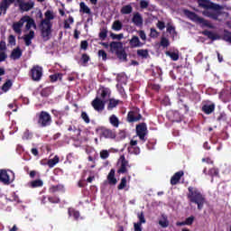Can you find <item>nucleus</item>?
Here are the masks:
<instances>
[{"label":"nucleus","instance_id":"f257e3e1","mask_svg":"<svg viewBox=\"0 0 231 231\" xmlns=\"http://www.w3.org/2000/svg\"><path fill=\"white\" fill-rule=\"evenodd\" d=\"M187 198L189 203H194V205H197L198 210H203L206 201L205 195L201 193L198 188L189 186L188 188Z\"/></svg>","mask_w":231,"mask_h":231},{"label":"nucleus","instance_id":"f03ea898","mask_svg":"<svg viewBox=\"0 0 231 231\" xmlns=\"http://www.w3.org/2000/svg\"><path fill=\"white\" fill-rule=\"evenodd\" d=\"M37 125L39 127H50L51 125L53 120L51 119V115L50 113L42 110L36 114Z\"/></svg>","mask_w":231,"mask_h":231},{"label":"nucleus","instance_id":"7ed1b4c3","mask_svg":"<svg viewBox=\"0 0 231 231\" xmlns=\"http://www.w3.org/2000/svg\"><path fill=\"white\" fill-rule=\"evenodd\" d=\"M185 14L190 21H193L194 23H199V24H203L207 28H214L212 26V23L208 22V20H205L204 18L199 17L196 13L192 11L186 10Z\"/></svg>","mask_w":231,"mask_h":231},{"label":"nucleus","instance_id":"20e7f679","mask_svg":"<svg viewBox=\"0 0 231 231\" xmlns=\"http://www.w3.org/2000/svg\"><path fill=\"white\" fill-rule=\"evenodd\" d=\"M15 180V173L11 170H0V182L4 185H10Z\"/></svg>","mask_w":231,"mask_h":231},{"label":"nucleus","instance_id":"39448f33","mask_svg":"<svg viewBox=\"0 0 231 231\" xmlns=\"http://www.w3.org/2000/svg\"><path fill=\"white\" fill-rule=\"evenodd\" d=\"M53 24L51 23H40L41 35L44 42L50 41L51 39V28Z\"/></svg>","mask_w":231,"mask_h":231},{"label":"nucleus","instance_id":"423d86ee","mask_svg":"<svg viewBox=\"0 0 231 231\" xmlns=\"http://www.w3.org/2000/svg\"><path fill=\"white\" fill-rule=\"evenodd\" d=\"M29 77L34 82H39L42 79V67L34 65L29 71Z\"/></svg>","mask_w":231,"mask_h":231},{"label":"nucleus","instance_id":"0eeeda50","mask_svg":"<svg viewBox=\"0 0 231 231\" xmlns=\"http://www.w3.org/2000/svg\"><path fill=\"white\" fill-rule=\"evenodd\" d=\"M135 131L139 140L142 142H147V124L140 123L139 125H136Z\"/></svg>","mask_w":231,"mask_h":231},{"label":"nucleus","instance_id":"6e6552de","mask_svg":"<svg viewBox=\"0 0 231 231\" xmlns=\"http://www.w3.org/2000/svg\"><path fill=\"white\" fill-rule=\"evenodd\" d=\"M97 132L99 133V136L101 138H108L112 140H115V138H116V134L113 130L104 126L97 128Z\"/></svg>","mask_w":231,"mask_h":231},{"label":"nucleus","instance_id":"1a4fd4ad","mask_svg":"<svg viewBox=\"0 0 231 231\" xmlns=\"http://www.w3.org/2000/svg\"><path fill=\"white\" fill-rule=\"evenodd\" d=\"M16 3L21 12H30V10H32L33 6H35V2L33 0L28 2H24V0H16Z\"/></svg>","mask_w":231,"mask_h":231},{"label":"nucleus","instance_id":"9d476101","mask_svg":"<svg viewBox=\"0 0 231 231\" xmlns=\"http://www.w3.org/2000/svg\"><path fill=\"white\" fill-rule=\"evenodd\" d=\"M199 6L205 10H221V5L208 0H198Z\"/></svg>","mask_w":231,"mask_h":231},{"label":"nucleus","instance_id":"9b49d317","mask_svg":"<svg viewBox=\"0 0 231 231\" xmlns=\"http://www.w3.org/2000/svg\"><path fill=\"white\" fill-rule=\"evenodd\" d=\"M142 114H140V110H132L128 112L126 121L129 124H134V122H140Z\"/></svg>","mask_w":231,"mask_h":231},{"label":"nucleus","instance_id":"f8f14e48","mask_svg":"<svg viewBox=\"0 0 231 231\" xmlns=\"http://www.w3.org/2000/svg\"><path fill=\"white\" fill-rule=\"evenodd\" d=\"M106 102L103 99H100V97H97L92 102L91 106L95 109V111H97L100 113L101 111H104L106 108Z\"/></svg>","mask_w":231,"mask_h":231},{"label":"nucleus","instance_id":"ddd939ff","mask_svg":"<svg viewBox=\"0 0 231 231\" xmlns=\"http://www.w3.org/2000/svg\"><path fill=\"white\" fill-rule=\"evenodd\" d=\"M97 95L101 100L106 101V98L111 97V88L100 86L97 90Z\"/></svg>","mask_w":231,"mask_h":231},{"label":"nucleus","instance_id":"4468645a","mask_svg":"<svg viewBox=\"0 0 231 231\" xmlns=\"http://www.w3.org/2000/svg\"><path fill=\"white\" fill-rule=\"evenodd\" d=\"M203 15L205 17H208L209 19H213V21H219V15H221V12H219V10L208 9L203 11Z\"/></svg>","mask_w":231,"mask_h":231},{"label":"nucleus","instance_id":"2eb2a0df","mask_svg":"<svg viewBox=\"0 0 231 231\" xmlns=\"http://www.w3.org/2000/svg\"><path fill=\"white\" fill-rule=\"evenodd\" d=\"M120 159H121V166L117 170V174H125V173H127V167H130L129 161H127L125 159V156H124V155H122L120 157Z\"/></svg>","mask_w":231,"mask_h":231},{"label":"nucleus","instance_id":"dca6fc26","mask_svg":"<svg viewBox=\"0 0 231 231\" xmlns=\"http://www.w3.org/2000/svg\"><path fill=\"white\" fill-rule=\"evenodd\" d=\"M23 20V23H27L25 25L26 30H31V28H34V30H37V24L35 23V20L31 18L30 16H23L22 17Z\"/></svg>","mask_w":231,"mask_h":231},{"label":"nucleus","instance_id":"f3484780","mask_svg":"<svg viewBox=\"0 0 231 231\" xmlns=\"http://www.w3.org/2000/svg\"><path fill=\"white\" fill-rule=\"evenodd\" d=\"M45 19L42 20V24H51V21L55 19V16L53 15V11L47 10L44 14Z\"/></svg>","mask_w":231,"mask_h":231},{"label":"nucleus","instance_id":"a211bd4d","mask_svg":"<svg viewBox=\"0 0 231 231\" xmlns=\"http://www.w3.org/2000/svg\"><path fill=\"white\" fill-rule=\"evenodd\" d=\"M184 174L185 172H183V171L175 172L171 178V185H178V183H180V180L183 178Z\"/></svg>","mask_w":231,"mask_h":231},{"label":"nucleus","instance_id":"6ab92c4d","mask_svg":"<svg viewBox=\"0 0 231 231\" xmlns=\"http://www.w3.org/2000/svg\"><path fill=\"white\" fill-rule=\"evenodd\" d=\"M139 222L134 224V231H142V224L145 223V216L143 212L138 214Z\"/></svg>","mask_w":231,"mask_h":231},{"label":"nucleus","instance_id":"aec40b11","mask_svg":"<svg viewBox=\"0 0 231 231\" xmlns=\"http://www.w3.org/2000/svg\"><path fill=\"white\" fill-rule=\"evenodd\" d=\"M202 35H205L206 37H208L211 41H219V39H221V36H219V34H217L216 32H213L211 31H208V30L203 31Z\"/></svg>","mask_w":231,"mask_h":231},{"label":"nucleus","instance_id":"412c9836","mask_svg":"<svg viewBox=\"0 0 231 231\" xmlns=\"http://www.w3.org/2000/svg\"><path fill=\"white\" fill-rule=\"evenodd\" d=\"M23 57V51H21L20 47H16L11 52L10 59L13 60H19Z\"/></svg>","mask_w":231,"mask_h":231},{"label":"nucleus","instance_id":"4be33fe9","mask_svg":"<svg viewBox=\"0 0 231 231\" xmlns=\"http://www.w3.org/2000/svg\"><path fill=\"white\" fill-rule=\"evenodd\" d=\"M109 46L112 53H114V51L116 53L124 48V43H122V42H112Z\"/></svg>","mask_w":231,"mask_h":231},{"label":"nucleus","instance_id":"5701e85b","mask_svg":"<svg viewBox=\"0 0 231 231\" xmlns=\"http://www.w3.org/2000/svg\"><path fill=\"white\" fill-rule=\"evenodd\" d=\"M43 185L44 182L41 179H37L27 183V187H29V189H39Z\"/></svg>","mask_w":231,"mask_h":231},{"label":"nucleus","instance_id":"b1692460","mask_svg":"<svg viewBox=\"0 0 231 231\" xmlns=\"http://www.w3.org/2000/svg\"><path fill=\"white\" fill-rule=\"evenodd\" d=\"M23 26H24V21L23 20V18H21L20 20H19V22H16V23H13V30H14V32H15V33H18V34H20V33H22V28H23Z\"/></svg>","mask_w":231,"mask_h":231},{"label":"nucleus","instance_id":"393cba45","mask_svg":"<svg viewBox=\"0 0 231 231\" xmlns=\"http://www.w3.org/2000/svg\"><path fill=\"white\" fill-rule=\"evenodd\" d=\"M130 46L131 48H142L143 43L140 42V38H138V36H133L130 40Z\"/></svg>","mask_w":231,"mask_h":231},{"label":"nucleus","instance_id":"a878e982","mask_svg":"<svg viewBox=\"0 0 231 231\" xmlns=\"http://www.w3.org/2000/svg\"><path fill=\"white\" fill-rule=\"evenodd\" d=\"M35 37V32L30 31L28 34L23 36V41L25 42V46H32V40Z\"/></svg>","mask_w":231,"mask_h":231},{"label":"nucleus","instance_id":"bb28decb","mask_svg":"<svg viewBox=\"0 0 231 231\" xmlns=\"http://www.w3.org/2000/svg\"><path fill=\"white\" fill-rule=\"evenodd\" d=\"M116 172V171H115V169L110 170V171L107 175V180H108L109 185H116L118 180H116V177H115Z\"/></svg>","mask_w":231,"mask_h":231},{"label":"nucleus","instance_id":"cd10ccee","mask_svg":"<svg viewBox=\"0 0 231 231\" xmlns=\"http://www.w3.org/2000/svg\"><path fill=\"white\" fill-rule=\"evenodd\" d=\"M218 124H228V116L225 112H219L217 116Z\"/></svg>","mask_w":231,"mask_h":231},{"label":"nucleus","instance_id":"c85d7f7f","mask_svg":"<svg viewBox=\"0 0 231 231\" xmlns=\"http://www.w3.org/2000/svg\"><path fill=\"white\" fill-rule=\"evenodd\" d=\"M118 104H122V101L119 99L109 98L108 105H107V110L113 111V109H115V107H116L118 106Z\"/></svg>","mask_w":231,"mask_h":231},{"label":"nucleus","instance_id":"c756f323","mask_svg":"<svg viewBox=\"0 0 231 231\" xmlns=\"http://www.w3.org/2000/svg\"><path fill=\"white\" fill-rule=\"evenodd\" d=\"M216 110V105L210 104V105H204L202 106V112L205 113V115H212L214 111Z\"/></svg>","mask_w":231,"mask_h":231},{"label":"nucleus","instance_id":"7c9ffc66","mask_svg":"<svg viewBox=\"0 0 231 231\" xmlns=\"http://www.w3.org/2000/svg\"><path fill=\"white\" fill-rule=\"evenodd\" d=\"M49 192H51V194H55V192H64V185H53L49 189Z\"/></svg>","mask_w":231,"mask_h":231},{"label":"nucleus","instance_id":"2f4dec72","mask_svg":"<svg viewBox=\"0 0 231 231\" xmlns=\"http://www.w3.org/2000/svg\"><path fill=\"white\" fill-rule=\"evenodd\" d=\"M132 22L134 23V24H135V26H142V24H143V18H142V15L137 13L134 14Z\"/></svg>","mask_w":231,"mask_h":231},{"label":"nucleus","instance_id":"473e14b6","mask_svg":"<svg viewBox=\"0 0 231 231\" xmlns=\"http://www.w3.org/2000/svg\"><path fill=\"white\" fill-rule=\"evenodd\" d=\"M109 123L111 124V125H113V127H118L120 125V120L116 115L110 116Z\"/></svg>","mask_w":231,"mask_h":231},{"label":"nucleus","instance_id":"72a5a7b5","mask_svg":"<svg viewBox=\"0 0 231 231\" xmlns=\"http://www.w3.org/2000/svg\"><path fill=\"white\" fill-rule=\"evenodd\" d=\"M68 214L69 216V217H74V219H79V217H80V212H79L78 210H75V208H69L68 209Z\"/></svg>","mask_w":231,"mask_h":231},{"label":"nucleus","instance_id":"f704fd0d","mask_svg":"<svg viewBox=\"0 0 231 231\" xmlns=\"http://www.w3.org/2000/svg\"><path fill=\"white\" fill-rule=\"evenodd\" d=\"M122 28H124V24L122 23V22H120V20H116L112 24V30H114L115 32H120Z\"/></svg>","mask_w":231,"mask_h":231},{"label":"nucleus","instance_id":"c9c22d12","mask_svg":"<svg viewBox=\"0 0 231 231\" xmlns=\"http://www.w3.org/2000/svg\"><path fill=\"white\" fill-rule=\"evenodd\" d=\"M10 8V4L8 3V0H2L0 2V11L4 12V14H6V10Z\"/></svg>","mask_w":231,"mask_h":231},{"label":"nucleus","instance_id":"e433bc0d","mask_svg":"<svg viewBox=\"0 0 231 231\" xmlns=\"http://www.w3.org/2000/svg\"><path fill=\"white\" fill-rule=\"evenodd\" d=\"M137 56L141 57V59H148L149 58V50H147V49L137 50Z\"/></svg>","mask_w":231,"mask_h":231},{"label":"nucleus","instance_id":"4c0bfd02","mask_svg":"<svg viewBox=\"0 0 231 231\" xmlns=\"http://www.w3.org/2000/svg\"><path fill=\"white\" fill-rule=\"evenodd\" d=\"M116 55L120 59V60H127V53H125V50H124V48L117 51Z\"/></svg>","mask_w":231,"mask_h":231},{"label":"nucleus","instance_id":"58836bf2","mask_svg":"<svg viewBox=\"0 0 231 231\" xmlns=\"http://www.w3.org/2000/svg\"><path fill=\"white\" fill-rule=\"evenodd\" d=\"M121 14L124 15H129V14H133V6H131V5H124L121 8Z\"/></svg>","mask_w":231,"mask_h":231},{"label":"nucleus","instance_id":"ea45409f","mask_svg":"<svg viewBox=\"0 0 231 231\" xmlns=\"http://www.w3.org/2000/svg\"><path fill=\"white\" fill-rule=\"evenodd\" d=\"M79 11L83 12V14H88V15L91 14V9L86 5V3L84 2L79 4Z\"/></svg>","mask_w":231,"mask_h":231},{"label":"nucleus","instance_id":"a19ab883","mask_svg":"<svg viewBox=\"0 0 231 231\" xmlns=\"http://www.w3.org/2000/svg\"><path fill=\"white\" fill-rule=\"evenodd\" d=\"M12 86H14L12 79H7L2 86L1 89L4 90L5 93H6L7 91H10V88H12Z\"/></svg>","mask_w":231,"mask_h":231},{"label":"nucleus","instance_id":"79ce46f5","mask_svg":"<svg viewBox=\"0 0 231 231\" xmlns=\"http://www.w3.org/2000/svg\"><path fill=\"white\" fill-rule=\"evenodd\" d=\"M208 176L211 178H219V169L217 168H210L208 171Z\"/></svg>","mask_w":231,"mask_h":231},{"label":"nucleus","instance_id":"37998d69","mask_svg":"<svg viewBox=\"0 0 231 231\" xmlns=\"http://www.w3.org/2000/svg\"><path fill=\"white\" fill-rule=\"evenodd\" d=\"M165 55H167V57L171 58V60H174V61L180 60V54H178V52H172V51H167L165 52Z\"/></svg>","mask_w":231,"mask_h":231},{"label":"nucleus","instance_id":"c03bdc74","mask_svg":"<svg viewBox=\"0 0 231 231\" xmlns=\"http://www.w3.org/2000/svg\"><path fill=\"white\" fill-rule=\"evenodd\" d=\"M60 162V159H59V156H54L53 159H50L48 162H47V165L50 167V169H53V167H55V164L56 163H59Z\"/></svg>","mask_w":231,"mask_h":231},{"label":"nucleus","instance_id":"a18cd8bd","mask_svg":"<svg viewBox=\"0 0 231 231\" xmlns=\"http://www.w3.org/2000/svg\"><path fill=\"white\" fill-rule=\"evenodd\" d=\"M98 37L100 41H106V39H107V29L106 28L100 29Z\"/></svg>","mask_w":231,"mask_h":231},{"label":"nucleus","instance_id":"49530a36","mask_svg":"<svg viewBox=\"0 0 231 231\" xmlns=\"http://www.w3.org/2000/svg\"><path fill=\"white\" fill-rule=\"evenodd\" d=\"M127 187V177H123L121 182L117 186L118 190H124Z\"/></svg>","mask_w":231,"mask_h":231},{"label":"nucleus","instance_id":"de8ad7c7","mask_svg":"<svg viewBox=\"0 0 231 231\" xmlns=\"http://www.w3.org/2000/svg\"><path fill=\"white\" fill-rule=\"evenodd\" d=\"M127 151L130 154H140V147L138 146H128Z\"/></svg>","mask_w":231,"mask_h":231},{"label":"nucleus","instance_id":"09e8293b","mask_svg":"<svg viewBox=\"0 0 231 231\" xmlns=\"http://www.w3.org/2000/svg\"><path fill=\"white\" fill-rule=\"evenodd\" d=\"M51 82H57V80H62V73H55L50 76Z\"/></svg>","mask_w":231,"mask_h":231},{"label":"nucleus","instance_id":"8fccbe9b","mask_svg":"<svg viewBox=\"0 0 231 231\" xmlns=\"http://www.w3.org/2000/svg\"><path fill=\"white\" fill-rule=\"evenodd\" d=\"M23 140H32V138H33V134L32 132H30L29 129H26L24 132H23Z\"/></svg>","mask_w":231,"mask_h":231},{"label":"nucleus","instance_id":"3c124183","mask_svg":"<svg viewBox=\"0 0 231 231\" xmlns=\"http://www.w3.org/2000/svg\"><path fill=\"white\" fill-rule=\"evenodd\" d=\"M41 97H43L44 98H48V97H50V95H51V90L50 89V88H45L43 89H42V91L40 92Z\"/></svg>","mask_w":231,"mask_h":231},{"label":"nucleus","instance_id":"603ef678","mask_svg":"<svg viewBox=\"0 0 231 231\" xmlns=\"http://www.w3.org/2000/svg\"><path fill=\"white\" fill-rule=\"evenodd\" d=\"M160 44L162 48H169V46H171V42H169V39L162 37Z\"/></svg>","mask_w":231,"mask_h":231},{"label":"nucleus","instance_id":"864d4df0","mask_svg":"<svg viewBox=\"0 0 231 231\" xmlns=\"http://www.w3.org/2000/svg\"><path fill=\"white\" fill-rule=\"evenodd\" d=\"M51 114L55 118H62L64 116V111L57 110V109H52Z\"/></svg>","mask_w":231,"mask_h":231},{"label":"nucleus","instance_id":"5fc2aeb1","mask_svg":"<svg viewBox=\"0 0 231 231\" xmlns=\"http://www.w3.org/2000/svg\"><path fill=\"white\" fill-rule=\"evenodd\" d=\"M80 117L85 122V124H89L91 122V119H89V116L86 111L81 112Z\"/></svg>","mask_w":231,"mask_h":231},{"label":"nucleus","instance_id":"6e6d98bb","mask_svg":"<svg viewBox=\"0 0 231 231\" xmlns=\"http://www.w3.org/2000/svg\"><path fill=\"white\" fill-rule=\"evenodd\" d=\"M110 37L111 39H113V41H122V39L124 38V33L115 34L111 32Z\"/></svg>","mask_w":231,"mask_h":231},{"label":"nucleus","instance_id":"4d7b16f0","mask_svg":"<svg viewBox=\"0 0 231 231\" xmlns=\"http://www.w3.org/2000/svg\"><path fill=\"white\" fill-rule=\"evenodd\" d=\"M91 60V58L87 53H83L81 56V62L82 64L86 65L88 64V61Z\"/></svg>","mask_w":231,"mask_h":231},{"label":"nucleus","instance_id":"13d9d810","mask_svg":"<svg viewBox=\"0 0 231 231\" xmlns=\"http://www.w3.org/2000/svg\"><path fill=\"white\" fill-rule=\"evenodd\" d=\"M100 158L102 160H107L109 158V152L107 150H102L100 152Z\"/></svg>","mask_w":231,"mask_h":231},{"label":"nucleus","instance_id":"bf43d9fd","mask_svg":"<svg viewBox=\"0 0 231 231\" xmlns=\"http://www.w3.org/2000/svg\"><path fill=\"white\" fill-rule=\"evenodd\" d=\"M98 57H102V60H107V53L104 50H99L97 52Z\"/></svg>","mask_w":231,"mask_h":231},{"label":"nucleus","instance_id":"052dcab7","mask_svg":"<svg viewBox=\"0 0 231 231\" xmlns=\"http://www.w3.org/2000/svg\"><path fill=\"white\" fill-rule=\"evenodd\" d=\"M174 118L171 119V122H181V116H180V112H173Z\"/></svg>","mask_w":231,"mask_h":231},{"label":"nucleus","instance_id":"680f3d73","mask_svg":"<svg viewBox=\"0 0 231 231\" xmlns=\"http://www.w3.org/2000/svg\"><path fill=\"white\" fill-rule=\"evenodd\" d=\"M159 35H160V32H158L156 29L154 28L151 29L150 37H152V39H156Z\"/></svg>","mask_w":231,"mask_h":231},{"label":"nucleus","instance_id":"e2e57ef3","mask_svg":"<svg viewBox=\"0 0 231 231\" xmlns=\"http://www.w3.org/2000/svg\"><path fill=\"white\" fill-rule=\"evenodd\" d=\"M149 88H151L153 91H160V89H162V86L154 83H150Z\"/></svg>","mask_w":231,"mask_h":231},{"label":"nucleus","instance_id":"0e129e2a","mask_svg":"<svg viewBox=\"0 0 231 231\" xmlns=\"http://www.w3.org/2000/svg\"><path fill=\"white\" fill-rule=\"evenodd\" d=\"M48 200L50 201V203H60V199H59V197L57 196L49 197Z\"/></svg>","mask_w":231,"mask_h":231},{"label":"nucleus","instance_id":"69168bd1","mask_svg":"<svg viewBox=\"0 0 231 231\" xmlns=\"http://www.w3.org/2000/svg\"><path fill=\"white\" fill-rule=\"evenodd\" d=\"M194 219H195L194 216H190V217H187L184 222L186 223V225L188 226H190V225H192L194 223Z\"/></svg>","mask_w":231,"mask_h":231},{"label":"nucleus","instance_id":"338daca9","mask_svg":"<svg viewBox=\"0 0 231 231\" xmlns=\"http://www.w3.org/2000/svg\"><path fill=\"white\" fill-rule=\"evenodd\" d=\"M167 32H168V33L176 35V28H174V26H172V25H168Z\"/></svg>","mask_w":231,"mask_h":231},{"label":"nucleus","instance_id":"774afa93","mask_svg":"<svg viewBox=\"0 0 231 231\" xmlns=\"http://www.w3.org/2000/svg\"><path fill=\"white\" fill-rule=\"evenodd\" d=\"M88 46H89V43H88V41H81V42H80V49L81 50H84V51H86V50H88Z\"/></svg>","mask_w":231,"mask_h":231}]
</instances>
